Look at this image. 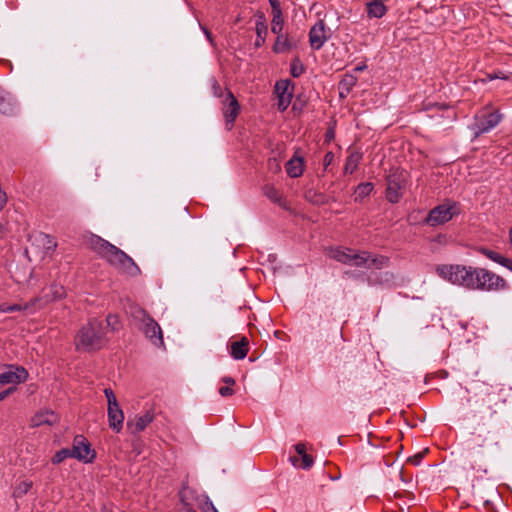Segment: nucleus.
Returning <instances> with one entry per match:
<instances>
[{"label": "nucleus", "instance_id": "nucleus-14", "mask_svg": "<svg viewBox=\"0 0 512 512\" xmlns=\"http://www.w3.org/2000/svg\"><path fill=\"white\" fill-rule=\"evenodd\" d=\"M290 85L289 80H281L275 84V92L278 96V109L284 111L288 108L292 93L288 91Z\"/></svg>", "mask_w": 512, "mask_h": 512}, {"label": "nucleus", "instance_id": "nucleus-29", "mask_svg": "<svg viewBox=\"0 0 512 512\" xmlns=\"http://www.w3.org/2000/svg\"><path fill=\"white\" fill-rule=\"evenodd\" d=\"M305 70H306V68L298 56L294 57L291 60L290 73H291L292 77H294V78L300 77L302 74H304Z\"/></svg>", "mask_w": 512, "mask_h": 512}, {"label": "nucleus", "instance_id": "nucleus-48", "mask_svg": "<svg viewBox=\"0 0 512 512\" xmlns=\"http://www.w3.org/2000/svg\"><path fill=\"white\" fill-rule=\"evenodd\" d=\"M295 450L297 452V454L299 455V457L301 455H305L307 452V448H306V445L304 443H298L295 445Z\"/></svg>", "mask_w": 512, "mask_h": 512}, {"label": "nucleus", "instance_id": "nucleus-17", "mask_svg": "<svg viewBox=\"0 0 512 512\" xmlns=\"http://www.w3.org/2000/svg\"><path fill=\"white\" fill-rule=\"evenodd\" d=\"M58 421V416L53 411H42L34 415L31 419L32 426L54 425Z\"/></svg>", "mask_w": 512, "mask_h": 512}, {"label": "nucleus", "instance_id": "nucleus-41", "mask_svg": "<svg viewBox=\"0 0 512 512\" xmlns=\"http://www.w3.org/2000/svg\"><path fill=\"white\" fill-rule=\"evenodd\" d=\"M104 394H105V397H106L107 402H108V407L115 406V405L118 404L116 396H115L114 392L110 388H106L104 390Z\"/></svg>", "mask_w": 512, "mask_h": 512}, {"label": "nucleus", "instance_id": "nucleus-51", "mask_svg": "<svg viewBox=\"0 0 512 512\" xmlns=\"http://www.w3.org/2000/svg\"><path fill=\"white\" fill-rule=\"evenodd\" d=\"M222 382H224L226 384V386H231V387H233L236 384L235 379L230 376L223 377Z\"/></svg>", "mask_w": 512, "mask_h": 512}, {"label": "nucleus", "instance_id": "nucleus-4", "mask_svg": "<svg viewBox=\"0 0 512 512\" xmlns=\"http://www.w3.org/2000/svg\"><path fill=\"white\" fill-rule=\"evenodd\" d=\"M474 269L473 266L459 264L441 265L437 267L436 272L450 283L472 290Z\"/></svg>", "mask_w": 512, "mask_h": 512}, {"label": "nucleus", "instance_id": "nucleus-5", "mask_svg": "<svg viewBox=\"0 0 512 512\" xmlns=\"http://www.w3.org/2000/svg\"><path fill=\"white\" fill-rule=\"evenodd\" d=\"M508 289L507 281L485 268L475 267L472 290L500 291Z\"/></svg>", "mask_w": 512, "mask_h": 512}, {"label": "nucleus", "instance_id": "nucleus-30", "mask_svg": "<svg viewBox=\"0 0 512 512\" xmlns=\"http://www.w3.org/2000/svg\"><path fill=\"white\" fill-rule=\"evenodd\" d=\"M373 184L370 182L360 183L355 189V200H361L367 197L373 191Z\"/></svg>", "mask_w": 512, "mask_h": 512}, {"label": "nucleus", "instance_id": "nucleus-26", "mask_svg": "<svg viewBox=\"0 0 512 512\" xmlns=\"http://www.w3.org/2000/svg\"><path fill=\"white\" fill-rule=\"evenodd\" d=\"M50 294L44 296V303H48L50 301L62 299L65 296V289L60 284H52L49 288Z\"/></svg>", "mask_w": 512, "mask_h": 512}, {"label": "nucleus", "instance_id": "nucleus-58", "mask_svg": "<svg viewBox=\"0 0 512 512\" xmlns=\"http://www.w3.org/2000/svg\"><path fill=\"white\" fill-rule=\"evenodd\" d=\"M495 78H501L500 74H497V75H494V76H490V79H495Z\"/></svg>", "mask_w": 512, "mask_h": 512}, {"label": "nucleus", "instance_id": "nucleus-23", "mask_svg": "<svg viewBox=\"0 0 512 512\" xmlns=\"http://www.w3.org/2000/svg\"><path fill=\"white\" fill-rule=\"evenodd\" d=\"M329 256L340 263L352 266V262H351L352 250L351 249L343 250L340 248H334V249L330 250Z\"/></svg>", "mask_w": 512, "mask_h": 512}, {"label": "nucleus", "instance_id": "nucleus-22", "mask_svg": "<svg viewBox=\"0 0 512 512\" xmlns=\"http://www.w3.org/2000/svg\"><path fill=\"white\" fill-rule=\"evenodd\" d=\"M357 83V78L352 74H345L338 84L339 95L346 97Z\"/></svg>", "mask_w": 512, "mask_h": 512}, {"label": "nucleus", "instance_id": "nucleus-25", "mask_svg": "<svg viewBox=\"0 0 512 512\" xmlns=\"http://www.w3.org/2000/svg\"><path fill=\"white\" fill-rule=\"evenodd\" d=\"M478 251L484 255L485 257H487L488 259L506 267L508 262H509V258H506L504 256H502L501 254L493 251V250H490V249H487V248H484V247H480L478 249Z\"/></svg>", "mask_w": 512, "mask_h": 512}, {"label": "nucleus", "instance_id": "nucleus-1", "mask_svg": "<svg viewBox=\"0 0 512 512\" xmlns=\"http://www.w3.org/2000/svg\"><path fill=\"white\" fill-rule=\"evenodd\" d=\"M89 245L93 251H95L102 258L106 259L112 266L117 268L122 273L132 277L141 274V270L136 265L134 260L124 251L111 244L110 242L102 239L99 236L93 235L89 240Z\"/></svg>", "mask_w": 512, "mask_h": 512}, {"label": "nucleus", "instance_id": "nucleus-19", "mask_svg": "<svg viewBox=\"0 0 512 512\" xmlns=\"http://www.w3.org/2000/svg\"><path fill=\"white\" fill-rule=\"evenodd\" d=\"M249 341L246 337H242L240 341L231 343V356L236 360L244 359L248 354Z\"/></svg>", "mask_w": 512, "mask_h": 512}, {"label": "nucleus", "instance_id": "nucleus-2", "mask_svg": "<svg viewBox=\"0 0 512 512\" xmlns=\"http://www.w3.org/2000/svg\"><path fill=\"white\" fill-rule=\"evenodd\" d=\"M106 342V328L97 318L90 319L84 324L74 338L75 349L82 352L98 351Z\"/></svg>", "mask_w": 512, "mask_h": 512}, {"label": "nucleus", "instance_id": "nucleus-13", "mask_svg": "<svg viewBox=\"0 0 512 512\" xmlns=\"http://www.w3.org/2000/svg\"><path fill=\"white\" fill-rule=\"evenodd\" d=\"M326 25L323 20H319L309 32V42L313 49L319 50L327 41Z\"/></svg>", "mask_w": 512, "mask_h": 512}, {"label": "nucleus", "instance_id": "nucleus-49", "mask_svg": "<svg viewBox=\"0 0 512 512\" xmlns=\"http://www.w3.org/2000/svg\"><path fill=\"white\" fill-rule=\"evenodd\" d=\"M272 7V14L276 13V11H281L280 4L278 0H269Z\"/></svg>", "mask_w": 512, "mask_h": 512}, {"label": "nucleus", "instance_id": "nucleus-24", "mask_svg": "<svg viewBox=\"0 0 512 512\" xmlns=\"http://www.w3.org/2000/svg\"><path fill=\"white\" fill-rule=\"evenodd\" d=\"M361 159H362V154L360 152L352 151L346 159L344 172L346 174L347 173L352 174L357 169Z\"/></svg>", "mask_w": 512, "mask_h": 512}, {"label": "nucleus", "instance_id": "nucleus-39", "mask_svg": "<svg viewBox=\"0 0 512 512\" xmlns=\"http://www.w3.org/2000/svg\"><path fill=\"white\" fill-rule=\"evenodd\" d=\"M107 327H109L112 331H118L121 327V323L119 317L115 314H109L106 317Z\"/></svg>", "mask_w": 512, "mask_h": 512}, {"label": "nucleus", "instance_id": "nucleus-6", "mask_svg": "<svg viewBox=\"0 0 512 512\" xmlns=\"http://www.w3.org/2000/svg\"><path fill=\"white\" fill-rule=\"evenodd\" d=\"M469 448L474 456L484 458L497 454L501 450V444L495 435L486 432L474 435L470 440Z\"/></svg>", "mask_w": 512, "mask_h": 512}, {"label": "nucleus", "instance_id": "nucleus-16", "mask_svg": "<svg viewBox=\"0 0 512 512\" xmlns=\"http://www.w3.org/2000/svg\"><path fill=\"white\" fill-rule=\"evenodd\" d=\"M124 414L119 404L108 407L109 427L116 432H120L123 427Z\"/></svg>", "mask_w": 512, "mask_h": 512}, {"label": "nucleus", "instance_id": "nucleus-3", "mask_svg": "<svg viewBox=\"0 0 512 512\" xmlns=\"http://www.w3.org/2000/svg\"><path fill=\"white\" fill-rule=\"evenodd\" d=\"M130 316L136 322L137 327L157 347H164L163 333L159 324L141 307L132 306Z\"/></svg>", "mask_w": 512, "mask_h": 512}, {"label": "nucleus", "instance_id": "nucleus-54", "mask_svg": "<svg viewBox=\"0 0 512 512\" xmlns=\"http://www.w3.org/2000/svg\"><path fill=\"white\" fill-rule=\"evenodd\" d=\"M205 35L207 36V38L211 41V33L209 30H207L206 28H202Z\"/></svg>", "mask_w": 512, "mask_h": 512}, {"label": "nucleus", "instance_id": "nucleus-21", "mask_svg": "<svg viewBox=\"0 0 512 512\" xmlns=\"http://www.w3.org/2000/svg\"><path fill=\"white\" fill-rule=\"evenodd\" d=\"M296 46L295 43H293L287 35H277L276 41L273 45V52L274 53H285L290 50H292Z\"/></svg>", "mask_w": 512, "mask_h": 512}, {"label": "nucleus", "instance_id": "nucleus-50", "mask_svg": "<svg viewBox=\"0 0 512 512\" xmlns=\"http://www.w3.org/2000/svg\"><path fill=\"white\" fill-rule=\"evenodd\" d=\"M15 391H16V385H13L0 393L3 396V398L5 399L6 397H8L10 394L14 393Z\"/></svg>", "mask_w": 512, "mask_h": 512}, {"label": "nucleus", "instance_id": "nucleus-34", "mask_svg": "<svg viewBox=\"0 0 512 512\" xmlns=\"http://www.w3.org/2000/svg\"><path fill=\"white\" fill-rule=\"evenodd\" d=\"M389 263V258L386 257V256H375V257H372L370 255V259H369V262L367 263L366 267H375L377 269H381L383 267H386Z\"/></svg>", "mask_w": 512, "mask_h": 512}, {"label": "nucleus", "instance_id": "nucleus-35", "mask_svg": "<svg viewBox=\"0 0 512 512\" xmlns=\"http://www.w3.org/2000/svg\"><path fill=\"white\" fill-rule=\"evenodd\" d=\"M31 487H32V482H29V481L20 482L15 487V489L13 491V497H15V498L23 497L25 494L28 493V491L31 489Z\"/></svg>", "mask_w": 512, "mask_h": 512}, {"label": "nucleus", "instance_id": "nucleus-55", "mask_svg": "<svg viewBox=\"0 0 512 512\" xmlns=\"http://www.w3.org/2000/svg\"><path fill=\"white\" fill-rule=\"evenodd\" d=\"M506 268L509 269L510 271H512V259L509 260Z\"/></svg>", "mask_w": 512, "mask_h": 512}, {"label": "nucleus", "instance_id": "nucleus-38", "mask_svg": "<svg viewBox=\"0 0 512 512\" xmlns=\"http://www.w3.org/2000/svg\"><path fill=\"white\" fill-rule=\"evenodd\" d=\"M0 112L3 114H11L13 106L8 98H6L0 91Z\"/></svg>", "mask_w": 512, "mask_h": 512}, {"label": "nucleus", "instance_id": "nucleus-27", "mask_svg": "<svg viewBox=\"0 0 512 512\" xmlns=\"http://www.w3.org/2000/svg\"><path fill=\"white\" fill-rule=\"evenodd\" d=\"M290 460L294 466H298L302 469H309L314 463L313 457L307 453L305 455H301L300 457H291Z\"/></svg>", "mask_w": 512, "mask_h": 512}, {"label": "nucleus", "instance_id": "nucleus-40", "mask_svg": "<svg viewBox=\"0 0 512 512\" xmlns=\"http://www.w3.org/2000/svg\"><path fill=\"white\" fill-rule=\"evenodd\" d=\"M427 452H428V449H424L422 452L416 453L415 455L409 457L407 459V462L417 466L421 463L423 457L425 456V454Z\"/></svg>", "mask_w": 512, "mask_h": 512}, {"label": "nucleus", "instance_id": "nucleus-44", "mask_svg": "<svg viewBox=\"0 0 512 512\" xmlns=\"http://www.w3.org/2000/svg\"><path fill=\"white\" fill-rule=\"evenodd\" d=\"M255 18H256L255 26H260V25L267 26L266 17L263 12L257 11L255 14Z\"/></svg>", "mask_w": 512, "mask_h": 512}, {"label": "nucleus", "instance_id": "nucleus-45", "mask_svg": "<svg viewBox=\"0 0 512 512\" xmlns=\"http://www.w3.org/2000/svg\"><path fill=\"white\" fill-rule=\"evenodd\" d=\"M218 392L222 397L232 396L235 393L233 387L231 386H222L219 388Z\"/></svg>", "mask_w": 512, "mask_h": 512}, {"label": "nucleus", "instance_id": "nucleus-8", "mask_svg": "<svg viewBox=\"0 0 512 512\" xmlns=\"http://www.w3.org/2000/svg\"><path fill=\"white\" fill-rule=\"evenodd\" d=\"M459 213L458 205L455 202H444L434 207L424 219V223L432 227L443 225Z\"/></svg>", "mask_w": 512, "mask_h": 512}, {"label": "nucleus", "instance_id": "nucleus-7", "mask_svg": "<svg viewBox=\"0 0 512 512\" xmlns=\"http://www.w3.org/2000/svg\"><path fill=\"white\" fill-rule=\"evenodd\" d=\"M501 119L502 115L497 110H493L489 106L483 107L475 114L474 123L471 125L474 137L477 138L490 131L500 123Z\"/></svg>", "mask_w": 512, "mask_h": 512}, {"label": "nucleus", "instance_id": "nucleus-43", "mask_svg": "<svg viewBox=\"0 0 512 512\" xmlns=\"http://www.w3.org/2000/svg\"><path fill=\"white\" fill-rule=\"evenodd\" d=\"M202 512H218L214 507L213 503L207 498L202 506H200Z\"/></svg>", "mask_w": 512, "mask_h": 512}, {"label": "nucleus", "instance_id": "nucleus-11", "mask_svg": "<svg viewBox=\"0 0 512 512\" xmlns=\"http://www.w3.org/2000/svg\"><path fill=\"white\" fill-rule=\"evenodd\" d=\"M222 104V113L225 118L226 126L230 130L240 112V104L230 90L226 91Z\"/></svg>", "mask_w": 512, "mask_h": 512}, {"label": "nucleus", "instance_id": "nucleus-47", "mask_svg": "<svg viewBox=\"0 0 512 512\" xmlns=\"http://www.w3.org/2000/svg\"><path fill=\"white\" fill-rule=\"evenodd\" d=\"M333 160H334L333 152H327L323 159L324 168L326 169L333 162Z\"/></svg>", "mask_w": 512, "mask_h": 512}, {"label": "nucleus", "instance_id": "nucleus-36", "mask_svg": "<svg viewBox=\"0 0 512 512\" xmlns=\"http://www.w3.org/2000/svg\"><path fill=\"white\" fill-rule=\"evenodd\" d=\"M66 458H73V454L70 448H63L55 453L52 458V463L54 465L60 464Z\"/></svg>", "mask_w": 512, "mask_h": 512}, {"label": "nucleus", "instance_id": "nucleus-32", "mask_svg": "<svg viewBox=\"0 0 512 512\" xmlns=\"http://www.w3.org/2000/svg\"><path fill=\"white\" fill-rule=\"evenodd\" d=\"M255 30H256L257 38L255 40L254 45H255L256 48H259V47H262L265 44L266 37H267V34H268V27L267 26H263V25L255 26Z\"/></svg>", "mask_w": 512, "mask_h": 512}, {"label": "nucleus", "instance_id": "nucleus-20", "mask_svg": "<svg viewBox=\"0 0 512 512\" xmlns=\"http://www.w3.org/2000/svg\"><path fill=\"white\" fill-rule=\"evenodd\" d=\"M366 11L370 18H381L386 14L387 8L382 0H372L366 4Z\"/></svg>", "mask_w": 512, "mask_h": 512}, {"label": "nucleus", "instance_id": "nucleus-18", "mask_svg": "<svg viewBox=\"0 0 512 512\" xmlns=\"http://www.w3.org/2000/svg\"><path fill=\"white\" fill-rule=\"evenodd\" d=\"M304 160L302 157L294 156L286 163V172L291 178H298L303 174Z\"/></svg>", "mask_w": 512, "mask_h": 512}, {"label": "nucleus", "instance_id": "nucleus-10", "mask_svg": "<svg viewBox=\"0 0 512 512\" xmlns=\"http://www.w3.org/2000/svg\"><path fill=\"white\" fill-rule=\"evenodd\" d=\"M70 449L73 458L79 461L91 463L95 458V451L91 448L88 440L82 435L75 436L73 446Z\"/></svg>", "mask_w": 512, "mask_h": 512}, {"label": "nucleus", "instance_id": "nucleus-33", "mask_svg": "<svg viewBox=\"0 0 512 512\" xmlns=\"http://www.w3.org/2000/svg\"><path fill=\"white\" fill-rule=\"evenodd\" d=\"M263 193L274 203H278L281 200L279 191L273 185L266 184L263 187Z\"/></svg>", "mask_w": 512, "mask_h": 512}, {"label": "nucleus", "instance_id": "nucleus-57", "mask_svg": "<svg viewBox=\"0 0 512 512\" xmlns=\"http://www.w3.org/2000/svg\"><path fill=\"white\" fill-rule=\"evenodd\" d=\"M384 276L386 277L385 280L387 281V280H389V276H392V275L390 273L386 272L384 274Z\"/></svg>", "mask_w": 512, "mask_h": 512}, {"label": "nucleus", "instance_id": "nucleus-53", "mask_svg": "<svg viewBox=\"0 0 512 512\" xmlns=\"http://www.w3.org/2000/svg\"><path fill=\"white\" fill-rule=\"evenodd\" d=\"M5 231V226L2 223H0V239L4 237Z\"/></svg>", "mask_w": 512, "mask_h": 512}, {"label": "nucleus", "instance_id": "nucleus-59", "mask_svg": "<svg viewBox=\"0 0 512 512\" xmlns=\"http://www.w3.org/2000/svg\"><path fill=\"white\" fill-rule=\"evenodd\" d=\"M17 309H18V308H17V306H13V307H11L9 310H10V311H15V310H17Z\"/></svg>", "mask_w": 512, "mask_h": 512}, {"label": "nucleus", "instance_id": "nucleus-37", "mask_svg": "<svg viewBox=\"0 0 512 512\" xmlns=\"http://www.w3.org/2000/svg\"><path fill=\"white\" fill-rule=\"evenodd\" d=\"M502 391L503 390H501L499 392V394H498V396L496 398L491 400L492 403L489 406V410L491 411L490 412V417H493L497 413V409L496 408H500L499 404L505 405L506 402H507V399L504 396H502Z\"/></svg>", "mask_w": 512, "mask_h": 512}, {"label": "nucleus", "instance_id": "nucleus-12", "mask_svg": "<svg viewBox=\"0 0 512 512\" xmlns=\"http://www.w3.org/2000/svg\"><path fill=\"white\" fill-rule=\"evenodd\" d=\"M10 370L0 374V386L1 385H17L24 383L28 379V372L22 366H9Z\"/></svg>", "mask_w": 512, "mask_h": 512}, {"label": "nucleus", "instance_id": "nucleus-46", "mask_svg": "<svg viewBox=\"0 0 512 512\" xmlns=\"http://www.w3.org/2000/svg\"><path fill=\"white\" fill-rule=\"evenodd\" d=\"M269 168L273 172H279L281 170V166L276 158L269 159Z\"/></svg>", "mask_w": 512, "mask_h": 512}, {"label": "nucleus", "instance_id": "nucleus-42", "mask_svg": "<svg viewBox=\"0 0 512 512\" xmlns=\"http://www.w3.org/2000/svg\"><path fill=\"white\" fill-rule=\"evenodd\" d=\"M211 88H212V92H213L214 96H216V97L224 96L222 87L220 86V84L217 80H215V79L212 80Z\"/></svg>", "mask_w": 512, "mask_h": 512}, {"label": "nucleus", "instance_id": "nucleus-9", "mask_svg": "<svg viewBox=\"0 0 512 512\" xmlns=\"http://www.w3.org/2000/svg\"><path fill=\"white\" fill-rule=\"evenodd\" d=\"M406 183V172L404 170H393L387 177L386 198L390 203H397L402 194L401 190Z\"/></svg>", "mask_w": 512, "mask_h": 512}, {"label": "nucleus", "instance_id": "nucleus-56", "mask_svg": "<svg viewBox=\"0 0 512 512\" xmlns=\"http://www.w3.org/2000/svg\"><path fill=\"white\" fill-rule=\"evenodd\" d=\"M365 68H366V66H365V65H363V66H357V67L355 68V70H356V71H362V70H363V69H365Z\"/></svg>", "mask_w": 512, "mask_h": 512}, {"label": "nucleus", "instance_id": "nucleus-15", "mask_svg": "<svg viewBox=\"0 0 512 512\" xmlns=\"http://www.w3.org/2000/svg\"><path fill=\"white\" fill-rule=\"evenodd\" d=\"M154 419L152 411H147L141 416H136L133 420H128L127 427L133 434L142 432Z\"/></svg>", "mask_w": 512, "mask_h": 512}, {"label": "nucleus", "instance_id": "nucleus-52", "mask_svg": "<svg viewBox=\"0 0 512 512\" xmlns=\"http://www.w3.org/2000/svg\"><path fill=\"white\" fill-rule=\"evenodd\" d=\"M335 137V132H334V129L333 128H329L327 131H326V134H325V139L327 142L333 140Z\"/></svg>", "mask_w": 512, "mask_h": 512}, {"label": "nucleus", "instance_id": "nucleus-31", "mask_svg": "<svg viewBox=\"0 0 512 512\" xmlns=\"http://www.w3.org/2000/svg\"><path fill=\"white\" fill-rule=\"evenodd\" d=\"M370 259V253L362 252V253H352L351 262L352 266L355 267H366L367 263Z\"/></svg>", "mask_w": 512, "mask_h": 512}, {"label": "nucleus", "instance_id": "nucleus-28", "mask_svg": "<svg viewBox=\"0 0 512 512\" xmlns=\"http://www.w3.org/2000/svg\"><path fill=\"white\" fill-rule=\"evenodd\" d=\"M284 26V20L282 11H276V13L273 14L272 22H271V31L272 33L276 35L282 34Z\"/></svg>", "mask_w": 512, "mask_h": 512}]
</instances>
